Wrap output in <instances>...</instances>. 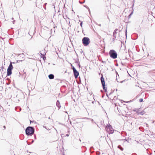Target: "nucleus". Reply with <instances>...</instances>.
Wrapping results in <instances>:
<instances>
[{
    "label": "nucleus",
    "mask_w": 155,
    "mask_h": 155,
    "mask_svg": "<svg viewBox=\"0 0 155 155\" xmlns=\"http://www.w3.org/2000/svg\"><path fill=\"white\" fill-rule=\"evenodd\" d=\"M91 119V120L92 121H93V119Z\"/></svg>",
    "instance_id": "37998d69"
},
{
    "label": "nucleus",
    "mask_w": 155,
    "mask_h": 155,
    "mask_svg": "<svg viewBox=\"0 0 155 155\" xmlns=\"http://www.w3.org/2000/svg\"><path fill=\"white\" fill-rule=\"evenodd\" d=\"M3 127H4V128L5 129V127H5V126H3Z\"/></svg>",
    "instance_id": "79ce46f5"
},
{
    "label": "nucleus",
    "mask_w": 155,
    "mask_h": 155,
    "mask_svg": "<svg viewBox=\"0 0 155 155\" xmlns=\"http://www.w3.org/2000/svg\"><path fill=\"white\" fill-rule=\"evenodd\" d=\"M132 15H130H130H128V17L129 18H130Z\"/></svg>",
    "instance_id": "bb28decb"
},
{
    "label": "nucleus",
    "mask_w": 155,
    "mask_h": 155,
    "mask_svg": "<svg viewBox=\"0 0 155 155\" xmlns=\"http://www.w3.org/2000/svg\"><path fill=\"white\" fill-rule=\"evenodd\" d=\"M62 134H61V136L62 137Z\"/></svg>",
    "instance_id": "680f3d73"
},
{
    "label": "nucleus",
    "mask_w": 155,
    "mask_h": 155,
    "mask_svg": "<svg viewBox=\"0 0 155 155\" xmlns=\"http://www.w3.org/2000/svg\"><path fill=\"white\" fill-rule=\"evenodd\" d=\"M27 143L28 145H30V143H28L27 141Z\"/></svg>",
    "instance_id": "ea45409f"
},
{
    "label": "nucleus",
    "mask_w": 155,
    "mask_h": 155,
    "mask_svg": "<svg viewBox=\"0 0 155 155\" xmlns=\"http://www.w3.org/2000/svg\"><path fill=\"white\" fill-rule=\"evenodd\" d=\"M104 91L105 92H107V88L106 89L104 90Z\"/></svg>",
    "instance_id": "c85d7f7f"
},
{
    "label": "nucleus",
    "mask_w": 155,
    "mask_h": 155,
    "mask_svg": "<svg viewBox=\"0 0 155 155\" xmlns=\"http://www.w3.org/2000/svg\"><path fill=\"white\" fill-rule=\"evenodd\" d=\"M45 27L46 28H48V27Z\"/></svg>",
    "instance_id": "8fccbe9b"
},
{
    "label": "nucleus",
    "mask_w": 155,
    "mask_h": 155,
    "mask_svg": "<svg viewBox=\"0 0 155 155\" xmlns=\"http://www.w3.org/2000/svg\"><path fill=\"white\" fill-rule=\"evenodd\" d=\"M69 136V134H66L65 135V136H67V137H68Z\"/></svg>",
    "instance_id": "72a5a7b5"
},
{
    "label": "nucleus",
    "mask_w": 155,
    "mask_h": 155,
    "mask_svg": "<svg viewBox=\"0 0 155 155\" xmlns=\"http://www.w3.org/2000/svg\"><path fill=\"white\" fill-rule=\"evenodd\" d=\"M43 127H44V128H45L46 129H47V128H46V126H43Z\"/></svg>",
    "instance_id": "e433bc0d"
},
{
    "label": "nucleus",
    "mask_w": 155,
    "mask_h": 155,
    "mask_svg": "<svg viewBox=\"0 0 155 155\" xmlns=\"http://www.w3.org/2000/svg\"><path fill=\"white\" fill-rule=\"evenodd\" d=\"M117 80V78H116V80Z\"/></svg>",
    "instance_id": "052dcab7"
},
{
    "label": "nucleus",
    "mask_w": 155,
    "mask_h": 155,
    "mask_svg": "<svg viewBox=\"0 0 155 155\" xmlns=\"http://www.w3.org/2000/svg\"><path fill=\"white\" fill-rule=\"evenodd\" d=\"M82 43L84 46H87L90 43V39L87 37H84L82 39Z\"/></svg>",
    "instance_id": "20e7f679"
},
{
    "label": "nucleus",
    "mask_w": 155,
    "mask_h": 155,
    "mask_svg": "<svg viewBox=\"0 0 155 155\" xmlns=\"http://www.w3.org/2000/svg\"><path fill=\"white\" fill-rule=\"evenodd\" d=\"M97 153H97V154L98 155H99L100 154V152H97Z\"/></svg>",
    "instance_id": "f704fd0d"
},
{
    "label": "nucleus",
    "mask_w": 155,
    "mask_h": 155,
    "mask_svg": "<svg viewBox=\"0 0 155 155\" xmlns=\"http://www.w3.org/2000/svg\"><path fill=\"white\" fill-rule=\"evenodd\" d=\"M35 138L36 139V136L35 135Z\"/></svg>",
    "instance_id": "a18cd8bd"
},
{
    "label": "nucleus",
    "mask_w": 155,
    "mask_h": 155,
    "mask_svg": "<svg viewBox=\"0 0 155 155\" xmlns=\"http://www.w3.org/2000/svg\"><path fill=\"white\" fill-rule=\"evenodd\" d=\"M121 64H122V65H124L123 63L122 62L121 63Z\"/></svg>",
    "instance_id": "603ef678"
},
{
    "label": "nucleus",
    "mask_w": 155,
    "mask_h": 155,
    "mask_svg": "<svg viewBox=\"0 0 155 155\" xmlns=\"http://www.w3.org/2000/svg\"><path fill=\"white\" fill-rule=\"evenodd\" d=\"M140 109V108H139L138 109H133V111L134 112H137V111H138V110H139Z\"/></svg>",
    "instance_id": "dca6fc26"
},
{
    "label": "nucleus",
    "mask_w": 155,
    "mask_h": 155,
    "mask_svg": "<svg viewBox=\"0 0 155 155\" xmlns=\"http://www.w3.org/2000/svg\"><path fill=\"white\" fill-rule=\"evenodd\" d=\"M113 37H114V38H116V35L113 34Z\"/></svg>",
    "instance_id": "393cba45"
},
{
    "label": "nucleus",
    "mask_w": 155,
    "mask_h": 155,
    "mask_svg": "<svg viewBox=\"0 0 155 155\" xmlns=\"http://www.w3.org/2000/svg\"><path fill=\"white\" fill-rule=\"evenodd\" d=\"M106 95L108 97V94H107Z\"/></svg>",
    "instance_id": "864d4df0"
},
{
    "label": "nucleus",
    "mask_w": 155,
    "mask_h": 155,
    "mask_svg": "<svg viewBox=\"0 0 155 155\" xmlns=\"http://www.w3.org/2000/svg\"><path fill=\"white\" fill-rule=\"evenodd\" d=\"M13 19H14V18H12V20H13Z\"/></svg>",
    "instance_id": "de8ad7c7"
},
{
    "label": "nucleus",
    "mask_w": 155,
    "mask_h": 155,
    "mask_svg": "<svg viewBox=\"0 0 155 155\" xmlns=\"http://www.w3.org/2000/svg\"><path fill=\"white\" fill-rule=\"evenodd\" d=\"M15 21H13V24L14 23Z\"/></svg>",
    "instance_id": "09e8293b"
},
{
    "label": "nucleus",
    "mask_w": 155,
    "mask_h": 155,
    "mask_svg": "<svg viewBox=\"0 0 155 155\" xmlns=\"http://www.w3.org/2000/svg\"><path fill=\"white\" fill-rule=\"evenodd\" d=\"M73 73L75 78L77 79L79 75V72L77 70H76L73 71Z\"/></svg>",
    "instance_id": "423d86ee"
},
{
    "label": "nucleus",
    "mask_w": 155,
    "mask_h": 155,
    "mask_svg": "<svg viewBox=\"0 0 155 155\" xmlns=\"http://www.w3.org/2000/svg\"><path fill=\"white\" fill-rule=\"evenodd\" d=\"M79 63L78 64V66H79V68L80 67V64H79Z\"/></svg>",
    "instance_id": "7c9ffc66"
},
{
    "label": "nucleus",
    "mask_w": 155,
    "mask_h": 155,
    "mask_svg": "<svg viewBox=\"0 0 155 155\" xmlns=\"http://www.w3.org/2000/svg\"><path fill=\"white\" fill-rule=\"evenodd\" d=\"M117 147L119 149H120L121 151H123L124 150L123 148L122 147L121 145H118Z\"/></svg>",
    "instance_id": "f8f14e48"
},
{
    "label": "nucleus",
    "mask_w": 155,
    "mask_h": 155,
    "mask_svg": "<svg viewBox=\"0 0 155 155\" xmlns=\"http://www.w3.org/2000/svg\"><path fill=\"white\" fill-rule=\"evenodd\" d=\"M62 155H65V154H64V152H63L62 153Z\"/></svg>",
    "instance_id": "c9c22d12"
},
{
    "label": "nucleus",
    "mask_w": 155,
    "mask_h": 155,
    "mask_svg": "<svg viewBox=\"0 0 155 155\" xmlns=\"http://www.w3.org/2000/svg\"><path fill=\"white\" fill-rule=\"evenodd\" d=\"M101 92H102V91H102V90H101Z\"/></svg>",
    "instance_id": "3c124183"
},
{
    "label": "nucleus",
    "mask_w": 155,
    "mask_h": 155,
    "mask_svg": "<svg viewBox=\"0 0 155 155\" xmlns=\"http://www.w3.org/2000/svg\"><path fill=\"white\" fill-rule=\"evenodd\" d=\"M31 84L29 81H27V85L28 88V90H29V95H30V90L29 88V87L30 85Z\"/></svg>",
    "instance_id": "9d476101"
},
{
    "label": "nucleus",
    "mask_w": 155,
    "mask_h": 155,
    "mask_svg": "<svg viewBox=\"0 0 155 155\" xmlns=\"http://www.w3.org/2000/svg\"><path fill=\"white\" fill-rule=\"evenodd\" d=\"M144 112L143 111H141V112H139L138 111H137V114L138 115L140 114L141 115H143L144 114Z\"/></svg>",
    "instance_id": "9b49d317"
},
{
    "label": "nucleus",
    "mask_w": 155,
    "mask_h": 155,
    "mask_svg": "<svg viewBox=\"0 0 155 155\" xmlns=\"http://www.w3.org/2000/svg\"><path fill=\"white\" fill-rule=\"evenodd\" d=\"M56 105L58 107L59 110L60 109L61 107V106L60 105V101L58 100L57 101V102L56 103Z\"/></svg>",
    "instance_id": "6e6552de"
},
{
    "label": "nucleus",
    "mask_w": 155,
    "mask_h": 155,
    "mask_svg": "<svg viewBox=\"0 0 155 155\" xmlns=\"http://www.w3.org/2000/svg\"><path fill=\"white\" fill-rule=\"evenodd\" d=\"M116 66H118V64H116Z\"/></svg>",
    "instance_id": "c03bdc74"
},
{
    "label": "nucleus",
    "mask_w": 155,
    "mask_h": 155,
    "mask_svg": "<svg viewBox=\"0 0 155 155\" xmlns=\"http://www.w3.org/2000/svg\"><path fill=\"white\" fill-rule=\"evenodd\" d=\"M118 30L117 29H116L114 31L113 34L116 35L117 33V31Z\"/></svg>",
    "instance_id": "4468645a"
},
{
    "label": "nucleus",
    "mask_w": 155,
    "mask_h": 155,
    "mask_svg": "<svg viewBox=\"0 0 155 155\" xmlns=\"http://www.w3.org/2000/svg\"><path fill=\"white\" fill-rule=\"evenodd\" d=\"M48 78L50 79H52L54 78V75L52 74H50L48 75Z\"/></svg>",
    "instance_id": "1a4fd4ad"
},
{
    "label": "nucleus",
    "mask_w": 155,
    "mask_h": 155,
    "mask_svg": "<svg viewBox=\"0 0 155 155\" xmlns=\"http://www.w3.org/2000/svg\"><path fill=\"white\" fill-rule=\"evenodd\" d=\"M101 62L103 63H105V62L103 61H102Z\"/></svg>",
    "instance_id": "473e14b6"
},
{
    "label": "nucleus",
    "mask_w": 155,
    "mask_h": 155,
    "mask_svg": "<svg viewBox=\"0 0 155 155\" xmlns=\"http://www.w3.org/2000/svg\"><path fill=\"white\" fill-rule=\"evenodd\" d=\"M85 2V0H84V1L83 2H81L80 1H79V3H80V4H83V3H84Z\"/></svg>",
    "instance_id": "5701e85b"
},
{
    "label": "nucleus",
    "mask_w": 155,
    "mask_h": 155,
    "mask_svg": "<svg viewBox=\"0 0 155 155\" xmlns=\"http://www.w3.org/2000/svg\"><path fill=\"white\" fill-rule=\"evenodd\" d=\"M147 124V126L148 125V124Z\"/></svg>",
    "instance_id": "338daca9"
},
{
    "label": "nucleus",
    "mask_w": 155,
    "mask_h": 155,
    "mask_svg": "<svg viewBox=\"0 0 155 155\" xmlns=\"http://www.w3.org/2000/svg\"><path fill=\"white\" fill-rule=\"evenodd\" d=\"M48 118V119H50V117H49Z\"/></svg>",
    "instance_id": "5fc2aeb1"
},
{
    "label": "nucleus",
    "mask_w": 155,
    "mask_h": 155,
    "mask_svg": "<svg viewBox=\"0 0 155 155\" xmlns=\"http://www.w3.org/2000/svg\"><path fill=\"white\" fill-rule=\"evenodd\" d=\"M35 130L34 127L28 126L25 129L26 134L28 136H31L34 134Z\"/></svg>",
    "instance_id": "f257e3e1"
},
{
    "label": "nucleus",
    "mask_w": 155,
    "mask_h": 155,
    "mask_svg": "<svg viewBox=\"0 0 155 155\" xmlns=\"http://www.w3.org/2000/svg\"><path fill=\"white\" fill-rule=\"evenodd\" d=\"M127 30L126 29L125 31V35L126 36V38H127Z\"/></svg>",
    "instance_id": "6ab92c4d"
},
{
    "label": "nucleus",
    "mask_w": 155,
    "mask_h": 155,
    "mask_svg": "<svg viewBox=\"0 0 155 155\" xmlns=\"http://www.w3.org/2000/svg\"><path fill=\"white\" fill-rule=\"evenodd\" d=\"M29 88L30 90V89H31V90H32V89L33 90L34 88H33V87H29Z\"/></svg>",
    "instance_id": "4be33fe9"
},
{
    "label": "nucleus",
    "mask_w": 155,
    "mask_h": 155,
    "mask_svg": "<svg viewBox=\"0 0 155 155\" xmlns=\"http://www.w3.org/2000/svg\"><path fill=\"white\" fill-rule=\"evenodd\" d=\"M94 101H93L92 102V103L94 104Z\"/></svg>",
    "instance_id": "49530a36"
},
{
    "label": "nucleus",
    "mask_w": 155,
    "mask_h": 155,
    "mask_svg": "<svg viewBox=\"0 0 155 155\" xmlns=\"http://www.w3.org/2000/svg\"><path fill=\"white\" fill-rule=\"evenodd\" d=\"M134 4H133V7L134 6Z\"/></svg>",
    "instance_id": "13d9d810"
},
{
    "label": "nucleus",
    "mask_w": 155,
    "mask_h": 155,
    "mask_svg": "<svg viewBox=\"0 0 155 155\" xmlns=\"http://www.w3.org/2000/svg\"><path fill=\"white\" fill-rule=\"evenodd\" d=\"M82 24H83V22L82 21H81L80 23V25L81 27H82Z\"/></svg>",
    "instance_id": "412c9836"
},
{
    "label": "nucleus",
    "mask_w": 155,
    "mask_h": 155,
    "mask_svg": "<svg viewBox=\"0 0 155 155\" xmlns=\"http://www.w3.org/2000/svg\"><path fill=\"white\" fill-rule=\"evenodd\" d=\"M133 12H134V10H133L132 11V12H131L130 13V15H132L133 14Z\"/></svg>",
    "instance_id": "b1692460"
},
{
    "label": "nucleus",
    "mask_w": 155,
    "mask_h": 155,
    "mask_svg": "<svg viewBox=\"0 0 155 155\" xmlns=\"http://www.w3.org/2000/svg\"><path fill=\"white\" fill-rule=\"evenodd\" d=\"M3 74L2 75V77L3 78Z\"/></svg>",
    "instance_id": "bf43d9fd"
},
{
    "label": "nucleus",
    "mask_w": 155,
    "mask_h": 155,
    "mask_svg": "<svg viewBox=\"0 0 155 155\" xmlns=\"http://www.w3.org/2000/svg\"><path fill=\"white\" fill-rule=\"evenodd\" d=\"M143 101V98H140L139 99V101L140 102H142Z\"/></svg>",
    "instance_id": "a211bd4d"
},
{
    "label": "nucleus",
    "mask_w": 155,
    "mask_h": 155,
    "mask_svg": "<svg viewBox=\"0 0 155 155\" xmlns=\"http://www.w3.org/2000/svg\"><path fill=\"white\" fill-rule=\"evenodd\" d=\"M69 25L70 26H71V25H70V21L69 20Z\"/></svg>",
    "instance_id": "4c0bfd02"
},
{
    "label": "nucleus",
    "mask_w": 155,
    "mask_h": 155,
    "mask_svg": "<svg viewBox=\"0 0 155 155\" xmlns=\"http://www.w3.org/2000/svg\"><path fill=\"white\" fill-rule=\"evenodd\" d=\"M34 140H32V141H31V143H33L34 142Z\"/></svg>",
    "instance_id": "58836bf2"
},
{
    "label": "nucleus",
    "mask_w": 155,
    "mask_h": 155,
    "mask_svg": "<svg viewBox=\"0 0 155 155\" xmlns=\"http://www.w3.org/2000/svg\"><path fill=\"white\" fill-rule=\"evenodd\" d=\"M115 38H113L112 39V41H113L115 40Z\"/></svg>",
    "instance_id": "2f4dec72"
},
{
    "label": "nucleus",
    "mask_w": 155,
    "mask_h": 155,
    "mask_svg": "<svg viewBox=\"0 0 155 155\" xmlns=\"http://www.w3.org/2000/svg\"><path fill=\"white\" fill-rule=\"evenodd\" d=\"M32 122H34V121H32Z\"/></svg>",
    "instance_id": "e2e57ef3"
},
{
    "label": "nucleus",
    "mask_w": 155,
    "mask_h": 155,
    "mask_svg": "<svg viewBox=\"0 0 155 155\" xmlns=\"http://www.w3.org/2000/svg\"><path fill=\"white\" fill-rule=\"evenodd\" d=\"M30 123H31V122H32L31 120H30Z\"/></svg>",
    "instance_id": "6e6d98bb"
},
{
    "label": "nucleus",
    "mask_w": 155,
    "mask_h": 155,
    "mask_svg": "<svg viewBox=\"0 0 155 155\" xmlns=\"http://www.w3.org/2000/svg\"><path fill=\"white\" fill-rule=\"evenodd\" d=\"M129 102V101H127L126 102L127 103H128V102Z\"/></svg>",
    "instance_id": "4d7b16f0"
},
{
    "label": "nucleus",
    "mask_w": 155,
    "mask_h": 155,
    "mask_svg": "<svg viewBox=\"0 0 155 155\" xmlns=\"http://www.w3.org/2000/svg\"><path fill=\"white\" fill-rule=\"evenodd\" d=\"M94 150V147H90V150L91 153L93 152V150Z\"/></svg>",
    "instance_id": "ddd939ff"
},
{
    "label": "nucleus",
    "mask_w": 155,
    "mask_h": 155,
    "mask_svg": "<svg viewBox=\"0 0 155 155\" xmlns=\"http://www.w3.org/2000/svg\"><path fill=\"white\" fill-rule=\"evenodd\" d=\"M71 66L72 69L73 70V71H74V70L75 71V70H76V68H74V66H72V64H71Z\"/></svg>",
    "instance_id": "2eb2a0df"
},
{
    "label": "nucleus",
    "mask_w": 155,
    "mask_h": 155,
    "mask_svg": "<svg viewBox=\"0 0 155 155\" xmlns=\"http://www.w3.org/2000/svg\"><path fill=\"white\" fill-rule=\"evenodd\" d=\"M85 119H89V118H87V117H85Z\"/></svg>",
    "instance_id": "a19ab883"
},
{
    "label": "nucleus",
    "mask_w": 155,
    "mask_h": 155,
    "mask_svg": "<svg viewBox=\"0 0 155 155\" xmlns=\"http://www.w3.org/2000/svg\"><path fill=\"white\" fill-rule=\"evenodd\" d=\"M65 112L67 113V111H66Z\"/></svg>",
    "instance_id": "69168bd1"
},
{
    "label": "nucleus",
    "mask_w": 155,
    "mask_h": 155,
    "mask_svg": "<svg viewBox=\"0 0 155 155\" xmlns=\"http://www.w3.org/2000/svg\"><path fill=\"white\" fill-rule=\"evenodd\" d=\"M109 54L110 58L113 59H116L117 58V54L114 50H110L109 52Z\"/></svg>",
    "instance_id": "f03ea898"
},
{
    "label": "nucleus",
    "mask_w": 155,
    "mask_h": 155,
    "mask_svg": "<svg viewBox=\"0 0 155 155\" xmlns=\"http://www.w3.org/2000/svg\"><path fill=\"white\" fill-rule=\"evenodd\" d=\"M105 129L107 131L109 134H112L114 132V130L113 129L112 126L110 124L107 125L105 127Z\"/></svg>",
    "instance_id": "39448f33"
},
{
    "label": "nucleus",
    "mask_w": 155,
    "mask_h": 155,
    "mask_svg": "<svg viewBox=\"0 0 155 155\" xmlns=\"http://www.w3.org/2000/svg\"><path fill=\"white\" fill-rule=\"evenodd\" d=\"M22 61V60H19V61L17 60V61H16V63L18 62L19 61Z\"/></svg>",
    "instance_id": "a878e982"
},
{
    "label": "nucleus",
    "mask_w": 155,
    "mask_h": 155,
    "mask_svg": "<svg viewBox=\"0 0 155 155\" xmlns=\"http://www.w3.org/2000/svg\"><path fill=\"white\" fill-rule=\"evenodd\" d=\"M125 81V80H123V81H121L120 82L121 83H123L124 81Z\"/></svg>",
    "instance_id": "cd10ccee"
},
{
    "label": "nucleus",
    "mask_w": 155,
    "mask_h": 155,
    "mask_svg": "<svg viewBox=\"0 0 155 155\" xmlns=\"http://www.w3.org/2000/svg\"><path fill=\"white\" fill-rule=\"evenodd\" d=\"M13 68V67L12 64V63H10L7 68V74L6 77L5 78H6L7 76L11 75L12 74V70Z\"/></svg>",
    "instance_id": "7ed1b4c3"
},
{
    "label": "nucleus",
    "mask_w": 155,
    "mask_h": 155,
    "mask_svg": "<svg viewBox=\"0 0 155 155\" xmlns=\"http://www.w3.org/2000/svg\"><path fill=\"white\" fill-rule=\"evenodd\" d=\"M12 63V64H15V63L14 62H12L11 61H10V63Z\"/></svg>",
    "instance_id": "c756f323"
},
{
    "label": "nucleus",
    "mask_w": 155,
    "mask_h": 155,
    "mask_svg": "<svg viewBox=\"0 0 155 155\" xmlns=\"http://www.w3.org/2000/svg\"><path fill=\"white\" fill-rule=\"evenodd\" d=\"M85 7L88 9V10H89V12H90V10L89 8H88V6H85Z\"/></svg>",
    "instance_id": "aec40b11"
},
{
    "label": "nucleus",
    "mask_w": 155,
    "mask_h": 155,
    "mask_svg": "<svg viewBox=\"0 0 155 155\" xmlns=\"http://www.w3.org/2000/svg\"><path fill=\"white\" fill-rule=\"evenodd\" d=\"M102 86L103 87V88L104 90L107 88V87H105V85H102Z\"/></svg>",
    "instance_id": "f3484780"
},
{
    "label": "nucleus",
    "mask_w": 155,
    "mask_h": 155,
    "mask_svg": "<svg viewBox=\"0 0 155 155\" xmlns=\"http://www.w3.org/2000/svg\"><path fill=\"white\" fill-rule=\"evenodd\" d=\"M101 82L102 85H105V81L103 78V75H102V76L101 78Z\"/></svg>",
    "instance_id": "0eeeda50"
},
{
    "label": "nucleus",
    "mask_w": 155,
    "mask_h": 155,
    "mask_svg": "<svg viewBox=\"0 0 155 155\" xmlns=\"http://www.w3.org/2000/svg\"><path fill=\"white\" fill-rule=\"evenodd\" d=\"M16 107H15V110H16Z\"/></svg>",
    "instance_id": "0e129e2a"
}]
</instances>
